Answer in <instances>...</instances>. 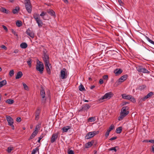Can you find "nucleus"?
Here are the masks:
<instances>
[{
    "label": "nucleus",
    "mask_w": 154,
    "mask_h": 154,
    "mask_svg": "<svg viewBox=\"0 0 154 154\" xmlns=\"http://www.w3.org/2000/svg\"><path fill=\"white\" fill-rule=\"evenodd\" d=\"M128 109L127 106L123 107L121 110L120 116L118 118L119 120H122L124 117L126 116L129 113L128 111L127 110Z\"/></svg>",
    "instance_id": "f257e3e1"
},
{
    "label": "nucleus",
    "mask_w": 154,
    "mask_h": 154,
    "mask_svg": "<svg viewBox=\"0 0 154 154\" xmlns=\"http://www.w3.org/2000/svg\"><path fill=\"white\" fill-rule=\"evenodd\" d=\"M25 5L27 12L30 13L32 11V5L30 0H25Z\"/></svg>",
    "instance_id": "f03ea898"
},
{
    "label": "nucleus",
    "mask_w": 154,
    "mask_h": 154,
    "mask_svg": "<svg viewBox=\"0 0 154 154\" xmlns=\"http://www.w3.org/2000/svg\"><path fill=\"white\" fill-rule=\"evenodd\" d=\"M128 77V75H124L122 76L120 78H119L118 80L115 83L114 85L116 86H118L121 83L123 82Z\"/></svg>",
    "instance_id": "7ed1b4c3"
},
{
    "label": "nucleus",
    "mask_w": 154,
    "mask_h": 154,
    "mask_svg": "<svg viewBox=\"0 0 154 154\" xmlns=\"http://www.w3.org/2000/svg\"><path fill=\"white\" fill-rule=\"evenodd\" d=\"M99 131H94L88 133L85 136V139H88L94 137L95 135L99 133Z\"/></svg>",
    "instance_id": "20e7f679"
},
{
    "label": "nucleus",
    "mask_w": 154,
    "mask_h": 154,
    "mask_svg": "<svg viewBox=\"0 0 154 154\" xmlns=\"http://www.w3.org/2000/svg\"><path fill=\"white\" fill-rule=\"evenodd\" d=\"M67 76V71L65 68H63L60 71V77L62 79H66Z\"/></svg>",
    "instance_id": "39448f33"
},
{
    "label": "nucleus",
    "mask_w": 154,
    "mask_h": 154,
    "mask_svg": "<svg viewBox=\"0 0 154 154\" xmlns=\"http://www.w3.org/2000/svg\"><path fill=\"white\" fill-rule=\"evenodd\" d=\"M44 65L41 62L39 61V63H37L36 66V69L41 74L43 73L44 70Z\"/></svg>",
    "instance_id": "423d86ee"
},
{
    "label": "nucleus",
    "mask_w": 154,
    "mask_h": 154,
    "mask_svg": "<svg viewBox=\"0 0 154 154\" xmlns=\"http://www.w3.org/2000/svg\"><path fill=\"white\" fill-rule=\"evenodd\" d=\"M91 104H85L83 105L81 108L79 110V111L82 112L84 111V112H87L88 110L91 108Z\"/></svg>",
    "instance_id": "0eeeda50"
},
{
    "label": "nucleus",
    "mask_w": 154,
    "mask_h": 154,
    "mask_svg": "<svg viewBox=\"0 0 154 154\" xmlns=\"http://www.w3.org/2000/svg\"><path fill=\"white\" fill-rule=\"evenodd\" d=\"M122 98L124 99L127 100H131L133 102H135V99L131 95H127L126 94H123L122 95Z\"/></svg>",
    "instance_id": "6e6552de"
},
{
    "label": "nucleus",
    "mask_w": 154,
    "mask_h": 154,
    "mask_svg": "<svg viewBox=\"0 0 154 154\" xmlns=\"http://www.w3.org/2000/svg\"><path fill=\"white\" fill-rule=\"evenodd\" d=\"M43 59L45 62V64L49 63V57L48 55L46 53L45 51H43Z\"/></svg>",
    "instance_id": "1a4fd4ad"
},
{
    "label": "nucleus",
    "mask_w": 154,
    "mask_h": 154,
    "mask_svg": "<svg viewBox=\"0 0 154 154\" xmlns=\"http://www.w3.org/2000/svg\"><path fill=\"white\" fill-rule=\"evenodd\" d=\"M113 95V94L111 92H109L106 93L103 96L101 97L100 99L103 100L108 98L109 99Z\"/></svg>",
    "instance_id": "9d476101"
},
{
    "label": "nucleus",
    "mask_w": 154,
    "mask_h": 154,
    "mask_svg": "<svg viewBox=\"0 0 154 154\" xmlns=\"http://www.w3.org/2000/svg\"><path fill=\"white\" fill-rule=\"evenodd\" d=\"M26 33L28 35L32 38H33L34 37V34L33 31L30 30L29 28L26 29Z\"/></svg>",
    "instance_id": "9b49d317"
},
{
    "label": "nucleus",
    "mask_w": 154,
    "mask_h": 154,
    "mask_svg": "<svg viewBox=\"0 0 154 154\" xmlns=\"http://www.w3.org/2000/svg\"><path fill=\"white\" fill-rule=\"evenodd\" d=\"M58 136V133H57L53 134L51 138V141L52 143L55 142L56 140L57 139Z\"/></svg>",
    "instance_id": "f8f14e48"
},
{
    "label": "nucleus",
    "mask_w": 154,
    "mask_h": 154,
    "mask_svg": "<svg viewBox=\"0 0 154 154\" xmlns=\"http://www.w3.org/2000/svg\"><path fill=\"white\" fill-rule=\"evenodd\" d=\"M6 118L9 125H12L13 124L14 121L13 119L10 116H6Z\"/></svg>",
    "instance_id": "ddd939ff"
},
{
    "label": "nucleus",
    "mask_w": 154,
    "mask_h": 154,
    "mask_svg": "<svg viewBox=\"0 0 154 154\" xmlns=\"http://www.w3.org/2000/svg\"><path fill=\"white\" fill-rule=\"evenodd\" d=\"M153 95V93L152 92H149L146 95L142 98L141 100L142 101H144L146 99L148 98Z\"/></svg>",
    "instance_id": "4468645a"
},
{
    "label": "nucleus",
    "mask_w": 154,
    "mask_h": 154,
    "mask_svg": "<svg viewBox=\"0 0 154 154\" xmlns=\"http://www.w3.org/2000/svg\"><path fill=\"white\" fill-rule=\"evenodd\" d=\"M123 72L122 69L120 68L116 69L114 71V73L115 74L116 76H118L120 75Z\"/></svg>",
    "instance_id": "2eb2a0df"
},
{
    "label": "nucleus",
    "mask_w": 154,
    "mask_h": 154,
    "mask_svg": "<svg viewBox=\"0 0 154 154\" xmlns=\"http://www.w3.org/2000/svg\"><path fill=\"white\" fill-rule=\"evenodd\" d=\"M40 94L43 99L44 100L45 97V92L44 88L42 87L41 86V89L40 90Z\"/></svg>",
    "instance_id": "dca6fc26"
},
{
    "label": "nucleus",
    "mask_w": 154,
    "mask_h": 154,
    "mask_svg": "<svg viewBox=\"0 0 154 154\" xmlns=\"http://www.w3.org/2000/svg\"><path fill=\"white\" fill-rule=\"evenodd\" d=\"M94 140H92L90 142L86 143L85 144V148H88L91 147L94 143Z\"/></svg>",
    "instance_id": "f3484780"
},
{
    "label": "nucleus",
    "mask_w": 154,
    "mask_h": 154,
    "mask_svg": "<svg viewBox=\"0 0 154 154\" xmlns=\"http://www.w3.org/2000/svg\"><path fill=\"white\" fill-rule=\"evenodd\" d=\"M45 64L48 74H50L51 73V71L49 68V66H51V64L49 63H45Z\"/></svg>",
    "instance_id": "a211bd4d"
},
{
    "label": "nucleus",
    "mask_w": 154,
    "mask_h": 154,
    "mask_svg": "<svg viewBox=\"0 0 154 154\" xmlns=\"http://www.w3.org/2000/svg\"><path fill=\"white\" fill-rule=\"evenodd\" d=\"M47 12L51 16L54 17H56V14L54 11L52 9H49L47 10Z\"/></svg>",
    "instance_id": "6ab92c4d"
},
{
    "label": "nucleus",
    "mask_w": 154,
    "mask_h": 154,
    "mask_svg": "<svg viewBox=\"0 0 154 154\" xmlns=\"http://www.w3.org/2000/svg\"><path fill=\"white\" fill-rule=\"evenodd\" d=\"M40 112L39 109H38L35 112V119L36 120H38L39 118V115Z\"/></svg>",
    "instance_id": "aec40b11"
},
{
    "label": "nucleus",
    "mask_w": 154,
    "mask_h": 154,
    "mask_svg": "<svg viewBox=\"0 0 154 154\" xmlns=\"http://www.w3.org/2000/svg\"><path fill=\"white\" fill-rule=\"evenodd\" d=\"M71 128V126H66L62 128V132L63 133L67 132L68 130Z\"/></svg>",
    "instance_id": "412c9836"
},
{
    "label": "nucleus",
    "mask_w": 154,
    "mask_h": 154,
    "mask_svg": "<svg viewBox=\"0 0 154 154\" xmlns=\"http://www.w3.org/2000/svg\"><path fill=\"white\" fill-rule=\"evenodd\" d=\"M35 21L38 24L39 27H40L42 26L43 25V23L40 18Z\"/></svg>",
    "instance_id": "4be33fe9"
},
{
    "label": "nucleus",
    "mask_w": 154,
    "mask_h": 154,
    "mask_svg": "<svg viewBox=\"0 0 154 154\" xmlns=\"http://www.w3.org/2000/svg\"><path fill=\"white\" fill-rule=\"evenodd\" d=\"M23 73L21 71H19L18 72L17 74V75L15 76V79H19L23 75Z\"/></svg>",
    "instance_id": "5701e85b"
},
{
    "label": "nucleus",
    "mask_w": 154,
    "mask_h": 154,
    "mask_svg": "<svg viewBox=\"0 0 154 154\" xmlns=\"http://www.w3.org/2000/svg\"><path fill=\"white\" fill-rule=\"evenodd\" d=\"M38 131H34L32 134L31 136H30L29 139V140H30L33 138L34 137H35L38 134Z\"/></svg>",
    "instance_id": "b1692460"
},
{
    "label": "nucleus",
    "mask_w": 154,
    "mask_h": 154,
    "mask_svg": "<svg viewBox=\"0 0 154 154\" xmlns=\"http://www.w3.org/2000/svg\"><path fill=\"white\" fill-rule=\"evenodd\" d=\"M20 10V8L18 6H16L15 8L12 10V12L14 14H16L18 13Z\"/></svg>",
    "instance_id": "393cba45"
},
{
    "label": "nucleus",
    "mask_w": 154,
    "mask_h": 154,
    "mask_svg": "<svg viewBox=\"0 0 154 154\" xmlns=\"http://www.w3.org/2000/svg\"><path fill=\"white\" fill-rule=\"evenodd\" d=\"M0 11L2 12L8 14L9 13V11L8 10L6 9L5 8H2L1 9Z\"/></svg>",
    "instance_id": "a878e982"
},
{
    "label": "nucleus",
    "mask_w": 154,
    "mask_h": 154,
    "mask_svg": "<svg viewBox=\"0 0 154 154\" xmlns=\"http://www.w3.org/2000/svg\"><path fill=\"white\" fill-rule=\"evenodd\" d=\"M28 46L27 44L25 42H23L20 45V47L22 48L25 49Z\"/></svg>",
    "instance_id": "bb28decb"
},
{
    "label": "nucleus",
    "mask_w": 154,
    "mask_h": 154,
    "mask_svg": "<svg viewBox=\"0 0 154 154\" xmlns=\"http://www.w3.org/2000/svg\"><path fill=\"white\" fill-rule=\"evenodd\" d=\"M6 84L7 81L6 80H4L0 82V88H1L4 85H6Z\"/></svg>",
    "instance_id": "cd10ccee"
},
{
    "label": "nucleus",
    "mask_w": 154,
    "mask_h": 154,
    "mask_svg": "<svg viewBox=\"0 0 154 154\" xmlns=\"http://www.w3.org/2000/svg\"><path fill=\"white\" fill-rule=\"evenodd\" d=\"M47 14V12L42 11L40 14V16L42 17V19L44 20H46V19L45 18L44 16L46 15Z\"/></svg>",
    "instance_id": "c85d7f7f"
},
{
    "label": "nucleus",
    "mask_w": 154,
    "mask_h": 154,
    "mask_svg": "<svg viewBox=\"0 0 154 154\" xmlns=\"http://www.w3.org/2000/svg\"><path fill=\"white\" fill-rule=\"evenodd\" d=\"M96 117L95 116L89 117L88 119V121L89 122H92L95 121Z\"/></svg>",
    "instance_id": "c756f323"
},
{
    "label": "nucleus",
    "mask_w": 154,
    "mask_h": 154,
    "mask_svg": "<svg viewBox=\"0 0 154 154\" xmlns=\"http://www.w3.org/2000/svg\"><path fill=\"white\" fill-rule=\"evenodd\" d=\"M143 68L142 66H138L136 67V69L139 72H142V71Z\"/></svg>",
    "instance_id": "7c9ffc66"
},
{
    "label": "nucleus",
    "mask_w": 154,
    "mask_h": 154,
    "mask_svg": "<svg viewBox=\"0 0 154 154\" xmlns=\"http://www.w3.org/2000/svg\"><path fill=\"white\" fill-rule=\"evenodd\" d=\"M122 128L121 127H119L116 128V132L117 133H120L122 131Z\"/></svg>",
    "instance_id": "2f4dec72"
},
{
    "label": "nucleus",
    "mask_w": 154,
    "mask_h": 154,
    "mask_svg": "<svg viewBox=\"0 0 154 154\" xmlns=\"http://www.w3.org/2000/svg\"><path fill=\"white\" fill-rule=\"evenodd\" d=\"M33 18L35 20L38 19L39 18V15L37 13H35L33 15Z\"/></svg>",
    "instance_id": "473e14b6"
},
{
    "label": "nucleus",
    "mask_w": 154,
    "mask_h": 154,
    "mask_svg": "<svg viewBox=\"0 0 154 154\" xmlns=\"http://www.w3.org/2000/svg\"><path fill=\"white\" fill-rule=\"evenodd\" d=\"M79 90L81 91L85 90L84 86L82 84L79 86Z\"/></svg>",
    "instance_id": "72a5a7b5"
},
{
    "label": "nucleus",
    "mask_w": 154,
    "mask_h": 154,
    "mask_svg": "<svg viewBox=\"0 0 154 154\" xmlns=\"http://www.w3.org/2000/svg\"><path fill=\"white\" fill-rule=\"evenodd\" d=\"M6 102L9 104H12L14 103V100L12 99H9L6 100Z\"/></svg>",
    "instance_id": "f704fd0d"
},
{
    "label": "nucleus",
    "mask_w": 154,
    "mask_h": 154,
    "mask_svg": "<svg viewBox=\"0 0 154 154\" xmlns=\"http://www.w3.org/2000/svg\"><path fill=\"white\" fill-rule=\"evenodd\" d=\"M22 23L20 21L18 20L16 22V25L18 27H20L22 26Z\"/></svg>",
    "instance_id": "c9c22d12"
},
{
    "label": "nucleus",
    "mask_w": 154,
    "mask_h": 154,
    "mask_svg": "<svg viewBox=\"0 0 154 154\" xmlns=\"http://www.w3.org/2000/svg\"><path fill=\"white\" fill-rule=\"evenodd\" d=\"M142 69L143 70L142 71V72H141L148 74L150 73V72L147 69L145 68H143Z\"/></svg>",
    "instance_id": "e433bc0d"
},
{
    "label": "nucleus",
    "mask_w": 154,
    "mask_h": 154,
    "mask_svg": "<svg viewBox=\"0 0 154 154\" xmlns=\"http://www.w3.org/2000/svg\"><path fill=\"white\" fill-rule=\"evenodd\" d=\"M45 135V134H42L40 137L38 138V142L40 143V140L43 138V137Z\"/></svg>",
    "instance_id": "4c0bfd02"
},
{
    "label": "nucleus",
    "mask_w": 154,
    "mask_h": 154,
    "mask_svg": "<svg viewBox=\"0 0 154 154\" xmlns=\"http://www.w3.org/2000/svg\"><path fill=\"white\" fill-rule=\"evenodd\" d=\"M39 149L38 147H36L35 149H33L31 154H35L37 151H38Z\"/></svg>",
    "instance_id": "58836bf2"
},
{
    "label": "nucleus",
    "mask_w": 154,
    "mask_h": 154,
    "mask_svg": "<svg viewBox=\"0 0 154 154\" xmlns=\"http://www.w3.org/2000/svg\"><path fill=\"white\" fill-rule=\"evenodd\" d=\"M118 148V147L117 146H116L115 147H112L110 148L109 150V151H112V150H114L115 152H116L117 151V150L116 149V148Z\"/></svg>",
    "instance_id": "ea45409f"
},
{
    "label": "nucleus",
    "mask_w": 154,
    "mask_h": 154,
    "mask_svg": "<svg viewBox=\"0 0 154 154\" xmlns=\"http://www.w3.org/2000/svg\"><path fill=\"white\" fill-rule=\"evenodd\" d=\"M145 38H146V39L151 43L153 44L154 45V42L152 40L150 39L148 37H147L146 36H145Z\"/></svg>",
    "instance_id": "a19ab883"
},
{
    "label": "nucleus",
    "mask_w": 154,
    "mask_h": 154,
    "mask_svg": "<svg viewBox=\"0 0 154 154\" xmlns=\"http://www.w3.org/2000/svg\"><path fill=\"white\" fill-rule=\"evenodd\" d=\"M114 128V126L112 124L111 125L110 127H109V128L107 130L108 131H109V132H110Z\"/></svg>",
    "instance_id": "79ce46f5"
},
{
    "label": "nucleus",
    "mask_w": 154,
    "mask_h": 154,
    "mask_svg": "<svg viewBox=\"0 0 154 154\" xmlns=\"http://www.w3.org/2000/svg\"><path fill=\"white\" fill-rule=\"evenodd\" d=\"M14 74V71L13 69L11 70L9 72V75L11 76H12Z\"/></svg>",
    "instance_id": "37998d69"
},
{
    "label": "nucleus",
    "mask_w": 154,
    "mask_h": 154,
    "mask_svg": "<svg viewBox=\"0 0 154 154\" xmlns=\"http://www.w3.org/2000/svg\"><path fill=\"white\" fill-rule=\"evenodd\" d=\"M24 89L26 90H28V87L27 85L24 83H23Z\"/></svg>",
    "instance_id": "c03bdc74"
},
{
    "label": "nucleus",
    "mask_w": 154,
    "mask_h": 154,
    "mask_svg": "<svg viewBox=\"0 0 154 154\" xmlns=\"http://www.w3.org/2000/svg\"><path fill=\"white\" fill-rule=\"evenodd\" d=\"M27 63L29 66V67H30L31 66L32 59H29L28 61H27Z\"/></svg>",
    "instance_id": "a18cd8bd"
},
{
    "label": "nucleus",
    "mask_w": 154,
    "mask_h": 154,
    "mask_svg": "<svg viewBox=\"0 0 154 154\" xmlns=\"http://www.w3.org/2000/svg\"><path fill=\"white\" fill-rule=\"evenodd\" d=\"M146 88V86L145 85H142L139 87V88L141 90H143Z\"/></svg>",
    "instance_id": "49530a36"
},
{
    "label": "nucleus",
    "mask_w": 154,
    "mask_h": 154,
    "mask_svg": "<svg viewBox=\"0 0 154 154\" xmlns=\"http://www.w3.org/2000/svg\"><path fill=\"white\" fill-rule=\"evenodd\" d=\"M13 150V147H8V148L7 151L9 153V152H11V151Z\"/></svg>",
    "instance_id": "de8ad7c7"
},
{
    "label": "nucleus",
    "mask_w": 154,
    "mask_h": 154,
    "mask_svg": "<svg viewBox=\"0 0 154 154\" xmlns=\"http://www.w3.org/2000/svg\"><path fill=\"white\" fill-rule=\"evenodd\" d=\"M103 80L107 81L108 80V75H103Z\"/></svg>",
    "instance_id": "09e8293b"
},
{
    "label": "nucleus",
    "mask_w": 154,
    "mask_h": 154,
    "mask_svg": "<svg viewBox=\"0 0 154 154\" xmlns=\"http://www.w3.org/2000/svg\"><path fill=\"white\" fill-rule=\"evenodd\" d=\"M11 32L12 33L15 35L16 36H18V35L17 33L16 32V31L14 30L13 29H11Z\"/></svg>",
    "instance_id": "8fccbe9b"
},
{
    "label": "nucleus",
    "mask_w": 154,
    "mask_h": 154,
    "mask_svg": "<svg viewBox=\"0 0 154 154\" xmlns=\"http://www.w3.org/2000/svg\"><path fill=\"white\" fill-rule=\"evenodd\" d=\"M68 154H74V151L72 150H68Z\"/></svg>",
    "instance_id": "3c124183"
},
{
    "label": "nucleus",
    "mask_w": 154,
    "mask_h": 154,
    "mask_svg": "<svg viewBox=\"0 0 154 154\" xmlns=\"http://www.w3.org/2000/svg\"><path fill=\"white\" fill-rule=\"evenodd\" d=\"M118 2L121 6H123L124 3L121 0H118Z\"/></svg>",
    "instance_id": "603ef678"
},
{
    "label": "nucleus",
    "mask_w": 154,
    "mask_h": 154,
    "mask_svg": "<svg viewBox=\"0 0 154 154\" xmlns=\"http://www.w3.org/2000/svg\"><path fill=\"white\" fill-rule=\"evenodd\" d=\"M110 133V132L108 131V130H107L105 134V136L107 138L108 136H109V133Z\"/></svg>",
    "instance_id": "864d4df0"
},
{
    "label": "nucleus",
    "mask_w": 154,
    "mask_h": 154,
    "mask_svg": "<svg viewBox=\"0 0 154 154\" xmlns=\"http://www.w3.org/2000/svg\"><path fill=\"white\" fill-rule=\"evenodd\" d=\"M1 48L4 49L5 50H6L7 49V48L6 47V46L4 45H2L1 46Z\"/></svg>",
    "instance_id": "5fc2aeb1"
},
{
    "label": "nucleus",
    "mask_w": 154,
    "mask_h": 154,
    "mask_svg": "<svg viewBox=\"0 0 154 154\" xmlns=\"http://www.w3.org/2000/svg\"><path fill=\"white\" fill-rule=\"evenodd\" d=\"M21 119L20 117H17L16 119V121L18 122H20L21 121Z\"/></svg>",
    "instance_id": "6e6d98bb"
},
{
    "label": "nucleus",
    "mask_w": 154,
    "mask_h": 154,
    "mask_svg": "<svg viewBox=\"0 0 154 154\" xmlns=\"http://www.w3.org/2000/svg\"><path fill=\"white\" fill-rule=\"evenodd\" d=\"M103 79H100L99 81V83L100 84H103Z\"/></svg>",
    "instance_id": "4d7b16f0"
},
{
    "label": "nucleus",
    "mask_w": 154,
    "mask_h": 154,
    "mask_svg": "<svg viewBox=\"0 0 154 154\" xmlns=\"http://www.w3.org/2000/svg\"><path fill=\"white\" fill-rule=\"evenodd\" d=\"M3 28V29L6 31H7L8 30V29H7V27L4 26V25H3L2 26Z\"/></svg>",
    "instance_id": "13d9d810"
},
{
    "label": "nucleus",
    "mask_w": 154,
    "mask_h": 154,
    "mask_svg": "<svg viewBox=\"0 0 154 154\" xmlns=\"http://www.w3.org/2000/svg\"><path fill=\"white\" fill-rule=\"evenodd\" d=\"M117 137H113L110 138L109 139V140H113L116 139H117Z\"/></svg>",
    "instance_id": "bf43d9fd"
},
{
    "label": "nucleus",
    "mask_w": 154,
    "mask_h": 154,
    "mask_svg": "<svg viewBox=\"0 0 154 154\" xmlns=\"http://www.w3.org/2000/svg\"><path fill=\"white\" fill-rule=\"evenodd\" d=\"M19 50L18 49H15L14 51V53L15 54L18 53Z\"/></svg>",
    "instance_id": "052dcab7"
},
{
    "label": "nucleus",
    "mask_w": 154,
    "mask_h": 154,
    "mask_svg": "<svg viewBox=\"0 0 154 154\" xmlns=\"http://www.w3.org/2000/svg\"><path fill=\"white\" fill-rule=\"evenodd\" d=\"M149 142H150L151 143H154V140H149L148 141Z\"/></svg>",
    "instance_id": "680f3d73"
},
{
    "label": "nucleus",
    "mask_w": 154,
    "mask_h": 154,
    "mask_svg": "<svg viewBox=\"0 0 154 154\" xmlns=\"http://www.w3.org/2000/svg\"><path fill=\"white\" fill-rule=\"evenodd\" d=\"M129 103V102H123V105H125L126 104H128Z\"/></svg>",
    "instance_id": "e2e57ef3"
},
{
    "label": "nucleus",
    "mask_w": 154,
    "mask_h": 154,
    "mask_svg": "<svg viewBox=\"0 0 154 154\" xmlns=\"http://www.w3.org/2000/svg\"><path fill=\"white\" fill-rule=\"evenodd\" d=\"M95 87V86L94 85H92L90 87V89H92L94 88Z\"/></svg>",
    "instance_id": "0e129e2a"
},
{
    "label": "nucleus",
    "mask_w": 154,
    "mask_h": 154,
    "mask_svg": "<svg viewBox=\"0 0 154 154\" xmlns=\"http://www.w3.org/2000/svg\"><path fill=\"white\" fill-rule=\"evenodd\" d=\"M152 151L154 153V145H153L152 147Z\"/></svg>",
    "instance_id": "69168bd1"
},
{
    "label": "nucleus",
    "mask_w": 154,
    "mask_h": 154,
    "mask_svg": "<svg viewBox=\"0 0 154 154\" xmlns=\"http://www.w3.org/2000/svg\"><path fill=\"white\" fill-rule=\"evenodd\" d=\"M65 3H68L67 0H62Z\"/></svg>",
    "instance_id": "338daca9"
},
{
    "label": "nucleus",
    "mask_w": 154,
    "mask_h": 154,
    "mask_svg": "<svg viewBox=\"0 0 154 154\" xmlns=\"http://www.w3.org/2000/svg\"><path fill=\"white\" fill-rule=\"evenodd\" d=\"M40 126L39 125H37L36 126V128H37L38 129L39 128Z\"/></svg>",
    "instance_id": "774afa93"
}]
</instances>
